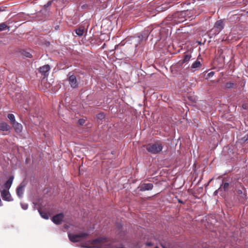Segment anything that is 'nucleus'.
I'll list each match as a JSON object with an SVG mask.
<instances>
[{
    "instance_id": "nucleus-4",
    "label": "nucleus",
    "mask_w": 248,
    "mask_h": 248,
    "mask_svg": "<svg viewBox=\"0 0 248 248\" xmlns=\"http://www.w3.org/2000/svg\"><path fill=\"white\" fill-rule=\"evenodd\" d=\"M163 149V145L160 143H155L149 144L146 147L147 151L152 154H157L160 153Z\"/></svg>"
},
{
    "instance_id": "nucleus-16",
    "label": "nucleus",
    "mask_w": 248,
    "mask_h": 248,
    "mask_svg": "<svg viewBox=\"0 0 248 248\" xmlns=\"http://www.w3.org/2000/svg\"><path fill=\"white\" fill-rule=\"evenodd\" d=\"M50 70V66L49 65L46 64L40 67L39 68V71L40 73H43L44 75L46 74Z\"/></svg>"
},
{
    "instance_id": "nucleus-31",
    "label": "nucleus",
    "mask_w": 248,
    "mask_h": 248,
    "mask_svg": "<svg viewBox=\"0 0 248 248\" xmlns=\"http://www.w3.org/2000/svg\"><path fill=\"white\" fill-rule=\"evenodd\" d=\"M153 245L151 242H148L146 243V246H152Z\"/></svg>"
},
{
    "instance_id": "nucleus-3",
    "label": "nucleus",
    "mask_w": 248,
    "mask_h": 248,
    "mask_svg": "<svg viewBox=\"0 0 248 248\" xmlns=\"http://www.w3.org/2000/svg\"><path fill=\"white\" fill-rule=\"evenodd\" d=\"M88 235L89 233L87 232H81L78 234L68 233L69 239L72 242H77L82 241Z\"/></svg>"
},
{
    "instance_id": "nucleus-27",
    "label": "nucleus",
    "mask_w": 248,
    "mask_h": 248,
    "mask_svg": "<svg viewBox=\"0 0 248 248\" xmlns=\"http://www.w3.org/2000/svg\"><path fill=\"white\" fill-rule=\"evenodd\" d=\"M85 122V121L83 119H79L78 123L80 125H83Z\"/></svg>"
},
{
    "instance_id": "nucleus-20",
    "label": "nucleus",
    "mask_w": 248,
    "mask_h": 248,
    "mask_svg": "<svg viewBox=\"0 0 248 248\" xmlns=\"http://www.w3.org/2000/svg\"><path fill=\"white\" fill-rule=\"evenodd\" d=\"M38 212L43 218L47 219L49 218V215L46 213L42 212L40 209L38 210Z\"/></svg>"
},
{
    "instance_id": "nucleus-8",
    "label": "nucleus",
    "mask_w": 248,
    "mask_h": 248,
    "mask_svg": "<svg viewBox=\"0 0 248 248\" xmlns=\"http://www.w3.org/2000/svg\"><path fill=\"white\" fill-rule=\"evenodd\" d=\"M63 218V214H59L52 218V221L56 224H60Z\"/></svg>"
},
{
    "instance_id": "nucleus-29",
    "label": "nucleus",
    "mask_w": 248,
    "mask_h": 248,
    "mask_svg": "<svg viewBox=\"0 0 248 248\" xmlns=\"http://www.w3.org/2000/svg\"><path fill=\"white\" fill-rule=\"evenodd\" d=\"M244 140L245 141H246L247 140H248V134L245 136V137H244Z\"/></svg>"
},
{
    "instance_id": "nucleus-30",
    "label": "nucleus",
    "mask_w": 248,
    "mask_h": 248,
    "mask_svg": "<svg viewBox=\"0 0 248 248\" xmlns=\"http://www.w3.org/2000/svg\"><path fill=\"white\" fill-rule=\"evenodd\" d=\"M214 74V72H211L208 73V76L209 77L212 76Z\"/></svg>"
},
{
    "instance_id": "nucleus-6",
    "label": "nucleus",
    "mask_w": 248,
    "mask_h": 248,
    "mask_svg": "<svg viewBox=\"0 0 248 248\" xmlns=\"http://www.w3.org/2000/svg\"><path fill=\"white\" fill-rule=\"evenodd\" d=\"M1 196L3 200L8 202L13 201V199L12 198L11 195L9 190H7L6 189H3L1 191Z\"/></svg>"
},
{
    "instance_id": "nucleus-32",
    "label": "nucleus",
    "mask_w": 248,
    "mask_h": 248,
    "mask_svg": "<svg viewBox=\"0 0 248 248\" xmlns=\"http://www.w3.org/2000/svg\"><path fill=\"white\" fill-rule=\"evenodd\" d=\"M220 188V187L219 188H218L217 190H216V191L214 192V195H216V194H217V193L218 191V190H219Z\"/></svg>"
},
{
    "instance_id": "nucleus-2",
    "label": "nucleus",
    "mask_w": 248,
    "mask_h": 248,
    "mask_svg": "<svg viewBox=\"0 0 248 248\" xmlns=\"http://www.w3.org/2000/svg\"><path fill=\"white\" fill-rule=\"evenodd\" d=\"M224 27V24L222 20H219L217 21L215 23L214 28L210 31V38L219 34V32L223 29Z\"/></svg>"
},
{
    "instance_id": "nucleus-14",
    "label": "nucleus",
    "mask_w": 248,
    "mask_h": 248,
    "mask_svg": "<svg viewBox=\"0 0 248 248\" xmlns=\"http://www.w3.org/2000/svg\"><path fill=\"white\" fill-rule=\"evenodd\" d=\"M224 87L225 89H232L237 88V84L232 81H229L225 83Z\"/></svg>"
},
{
    "instance_id": "nucleus-9",
    "label": "nucleus",
    "mask_w": 248,
    "mask_h": 248,
    "mask_svg": "<svg viewBox=\"0 0 248 248\" xmlns=\"http://www.w3.org/2000/svg\"><path fill=\"white\" fill-rule=\"evenodd\" d=\"M68 81L71 87L75 88L78 87L77 78L75 75H72L70 76L68 78Z\"/></svg>"
},
{
    "instance_id": "nucleus-18",
    "label": "nucleus",
    "mask_w": 248,
    "mask_h": 248,
    "mask_svg": "<svg viewBox=\"0 0 248 248\" xmlns=\"http://www.w3.org/2000/svg\"><path fill=\"white\" fill-rule=\"evenodd\" d=\"M9 27H8L5 23L0 24V31H3L6 29L9 31Z\"/></svg>"
},
{
    "instance_id": "nucleus-7",
    "label": "nucleus",
    "mask_w": 248,
    "mask_h": 248,
    "mask_svg": "<svg viewBox=\"0 0 248 248\" xmlns=\"http://www.w3.org/2000/svg\"><path fill=\"white\" fill-rule=\"evenodd\" d=\"M10 126L5 122L0 123V130L5 133L4 135L8 134L10 133Z\"/></svg>"
},
{
    "instance_id": "nucleus-25",
    "label": "nucleus",
    "mask_w": 248,
    "mask_h": 248,
    "mask_svg": "<svg viewBox=\"0 0 248 248\" xmlns=\"http://www.w3.org/2000/svg\"><path fill=\"white\" fill-rule=\"evenodd\" d=\"M60 0H52V1H49L46 5H45V7H49L50 5H51L52 2L54 1H59Z\"/></svg>"
},
{
    "instance_id": "nucleus-10",
    "label": "nucleus",
    "mask_w": 248,
    "mask_h": 248,
    "mask_svg": "<svg viewBox=\"0 0 248 248\" xmlns=\"http://www.w3.org/2000/svg\"><path fill=\"white\" fill-rule=\"evenodd\" d=\"M153 185L152 183H144L140 186L139 188L140 191H144L152 189Z\"/></svg>"
},
{
    "instance_id": "nucleus-15",
    "label": "nucleus",
    "mask_w": 248,
    "mask_h": 248,
    "mask_svg": "<svg viewBox=\"0 0 248 248\" xmlns=\"http://www.w3.org/2000/svg\"><path fill=\"white\" fill-rule=\"evenodd\" d=\"M15 131L17 133H20L22 130V125L21 124L16 122L14 124H12Z\"/></svg>"
},
{
    "instance_id": "nucleus-1",
    "label": "nucleus",
    "mask_w": 248,
    "mask_h": 248,
    "mask_svg": "<svg viewBox=\"0 0 248 248\" xmlns=\"http://www.w3.org/2000/svg\"><path fill=\"white\" fill-rule=\"evenodd\" d=\"M110 244V240L105 237H100L93 240L89 245L86 244L82 247L87 248H108Z\"/></svg>"
},
{
    "instance_id": "nucleus-21",
    "label": "nucleus",
    "mask_w": 248,
    "mask_h": 248,
    "mask_svg": "<svg viewBox=\"0 0 248 248\" xmlns=\"http://www.w3.org/2000/svg\"><path fill=\"white\" fill-rule=\"evenodd\" d=\"M91 0H88V4H83L81 6L82 9H85V8H87L88 6L93 7V6H92L91 5Z\"/></svg>"
},
{
    "instance_id": "nucleus-26",
    "label": "nucleus",
    "mask_w": 248,
    "mask_h": 248,
    "mask_svg": "<svg viewBox=\"0 0 248 248\" xmlns=\"http://www.w3.org/2000/svg\"><path fill=\"white\" fill-rule=\"evenodd\" d=\"M229 186V184L228 183H225L223 185V189L225 191L228 189Z\"/></svg>"
},
{
    "instance_id": "nucleus-5",
    "label": "nucleus",
    "mask_w": 248,
    "mask_h": 248,
    "mask_svg": "<svg viewBox=\"0 0 248 248\" xmlns=\"http://www.w3.org/2000/svg\"><path fill=\"white\" fill-rule=\"evenodd\" d=\"M110 0H91V5L99 9H104L107 7Z\"/></svg>"
},
{
    "instance_id": "nucleus-24",
    "label": "nucleus",
    "mask_w": 248,
    "mask_h": 248,
    "mask_svg": "<svg viewBox=\"0 0 248 248\" xmlns=\"http://www.w3.org/2000/svg\"><path fill=\"white\" fill-rule=\"evenodd\" d=\"M20 204H21V207L23 209H24V210L27 209V208L28 207V205L27 203H24L21 202L20 203Z\"/></svg>"
},
{
    "instance_id": "nucleus-12",
    "label": "nucleus",
    "mask_w": 248,
    "mask_h": 248,
    "mask_svg": "<svg viewBox=\"0 0 248 248\" xmlns=\"http://www.w3.org/2000/svg\"><path fill=\"white\" fill-rule=\"evenodd\" d=\"M201 67L202 64L201 62L199 60H197L192 63L190 68L191 71L194 72L200 69Z\"/></svg>"
},
{
    "instance_id": "nucleus-22",
    "label": "nucleus",
    "mask_w": 248,
    "mask_h": 248,
    "mask_svg": "<svg viewBox=\"0 0 248 248\" xmlns=\"http://www.w3.org/2000/svg\"><path fill=\"white\" fill-rule=\"evenodd\" d=\"M190 58H191V56H190L189 55H186L185 56L183 61L184 62H187L190 61Z\"/></svg>"
},
{
    "instance_id": "nucleus-34",
    "label": "nucleus",
    "mask_w": 248,
    "mask_h": 248,
    "mask_svg": "<svg viewBox=\"0 0 248 248\" xmlns=\"http://www.w3.org/2000/svg\"><path fill=\"white\" fill-rule=\"evenodd\" d=\"M3 11H4V9L2 8L1 7H0V12Z\"/></svg>"
},
{
    "instance_id": "nucleus-17",
    "label": "nucleus",
    "mask_w": 248,
    "mask_h": 248,
    "mask_svg": "<svg viewBox=\"0 0 248 248\" xmlns=\"http://www.w3.org/2000/svg\"><path fill=\"white\" fill-rule=\"evenodd\" d=\"M84 31V27L83 26H80L78 28L75 30V32L78 36H81L83 35Z\"/></svg>"
},
{
    "instance_id": "nucleus-13",
    "label": "nucleus",
    "mask_w": 248,
    "mask_h": 248,
    "mask_svg": "<svg viewBox=\"0 0 248 248\" xmlns=\"http://www.w3.org/2000/svg\"><path fill=\"white\" fill-rule=\"evenodd\" d=\"M14 178V177L13 176H11L10 177L9 179L3 185V187L4 188L3 189L9 190L12 185Z\"/></svg>"
},
{
    "instance_id": "nucleus-19",
    "label": "nucleus",
    "mask_w": 248,
    "mask_h": 248,
    "mask_svg": "<svg viewBox=\"0 0 248 248\" xmlns=\"http://www.w3.org/2000/svg\"><path fill=\"white\" fill-rule=\"evenodd\" d=\"M8 118L9 119L11 124H14L16 121L15 117L13 114H9L7 116Z\"/></svg>"
},
{
    "instance_id": "nucleus-11",
    "label": "nucleus",
    "mask_w": 248,
    "mask_h": 248,
    "mask_svg": "<svg viewBox=\"0 0 248 248\" xmlns=\"http://www.w3.org/2000/svg\"><path fill=\"white\" fill-rule=\"evenodd\" d=\"M25 185L23 183H21L16 188V193L17 196L21 198H22L24 191Z\"/></svg>"
},
{
    "instance_id": "nucleus-28",
    "label": "nucleus",
    "mask_w": 248,
    "mask_h": 248,
    "mask_svg": "<svg viewBox=\"0 0 248 248\" xmlns=\"http://www.w3.org/2000/svg\"><path fill=\"white\" fill-rule=\"evenodd\" d=\"M25 56L26 57L30 58V57H31V55L30 53H29V52H26V54H25Z\"/></svg>"
},
{
    "instance_id": "nucleus-35",
    "label": "nucleus",
    "mask_w": 248,
    "mask_h": 248,
    "mask_svg": "<svg viewBox=\"0 0 248 248\" xmlns=\"http://www.w3.org/2000/svg\"><path fill=\"white\" fill-rule=\"evenodd\" d=\"M155 248H158L157 247H155Z\"/></svg>"
},
{
    "instance_id": "nucleus-33",
    "label": "nucleus",
    "mask_w": 248,
    "mask_h": 248,
    "mask_svg": "<svg viewBox=\"0 0 248 248\" xmlns=\"http://www.w3.org/2000/svg\"><path fill=\"white\" fill-rule=\"evenodd\" d=\"M178 202L181 203H184L183 202L180 200H178Z\"/></svg>"
},
{
    "instance_id": "nucleus-23",
    "label": "nucleus",
    "mask_w": 248,
    "mask_h": 248,
    "mask_svg": "<svg viewBox=\"0 0 248 248\" xmlns=\"http://www.w3.org/2000/svg\"><path fill=\"white\" fill-rule=\"evenodd\" d=\"M97 118L98 119L102 120L105 118V114L104 113H100L97 114Z\"/></svg>"
}]
</instances>
